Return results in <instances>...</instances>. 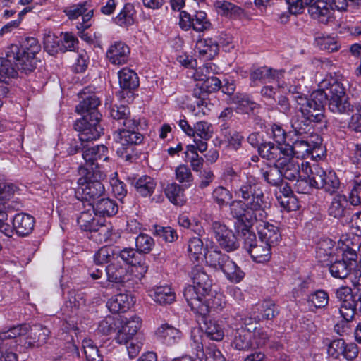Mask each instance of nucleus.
<instances>
[{"label": "nucleus", "mask_w": 361, "mask_h": 361, "mask_svg": "<svg viewBox=\"0 0 361 361\" xmlns=\"http://www.w3.org/2000/svg\"><path fill=\"white\" fill-rule=\"evenodd\" d=\"M241 184L235 189V195L242 200H234L230 204L233 217H240L241 221L250 224L255 219H262L268 216L269 208L268 198L265 197L259 180L252 175H246L240 179Z\"/></svg>", "instance_id": "nucleus-1"}, {"label": "nucleus", "mask_w": 361, "mask_h": 361, "mask_svg": "<svg viewBox=\"0 0 361 361\" xmlns=\"http://www.w3.org/2000/svg\"><path fill=\"white\" fill-rule=\"evenodd\" d=\"M110 115L123 126V128L113 134L114 140L117 145L116 153L123 160L131 162L137 158L135 145L143 141V135L137 131L140 122L130 117V110L126 106L113 107Z\"/></svg>", "instance_id": "nucleus-2"}, {"label": "nucleus", "mask_w": 361, "mask_h": 361, "mask_svg": "<svg viewBox=\"0 0 361 361\" xmlns=\"http://www.w3.org/2000/svg\"><path fill=\"white\" fill-rule=\"evenodd\" d=\"M296 108L301 116L295 115L291 119V126L297 134H302L309 130L312 122L322 123L324 120V102L325 95L322 90L314 91L310 98L305 95L295 96Z\"/></svg>", "instance_id": "nucleus-3"}, {"label": "nucleus", "mask_w": 361, "mask_h": 361, "mask_svg": "<svg viewBox=\"0 0 361 361\" xmlns=\"http://www.w3.org/2000/svg\"><path fill=\"white\" fill-rule=\"evenodd\" d=\"M193 285L188 286L183 290V295L191 310L195 313L204 315L207 312V307L203 305L200 298L209 295L212 283L208 275L196 268L192 272Z\"/></svg>", "instance_id": "nucleus-4"}, {"label": "nucleus", "mask_w": 361, "mask_h": 361, "mask_svg": "<svg viewBox=\"0 0 361 361\" xmlns=\"http://www.w3.org/2000/svg\"><path fill=\"white\" fill-rule=\"evenodd\" d=\"M259 154L264 159L277 162L278 167L281 169L282 177L294 180L300 177V164L294 158L287 157L283 151L275 147L274 143L269 142L261 144L258 147ZM302 164H305L302 162Z\"/></svg>", "instance_id": "nucleus-5"}, {"label": "nucleus", "mask_w": 361, "mask_h": 361, "mask_svg": "<svg viewBox=\"0 0 361 361\" xmlns=\"http://www.w3.org/2000/svg\"><path fill=\"white\" fill-rule=\"evenodd\" d=\"M325 100L329 101V110L336 114H348L351 106L345 94V88L338 79L329 78L324 79L320 85Z\"/></svg>", "instance_id": "nucleus-6"}, {"label": "nucleus", "mask_w": 361, "mask_h": 361, "mask_svg": "<svg viewBox=\"0 0 361 361\" xmlns=\"http://www.w3.org/2000/svg\"><path fill=\"white\" fill-rule=\"evenodd\" d=\"M104 171H98L92 173L87 169V173L80 177L78 180V188L76 194L82 200L90 202L92 205L104 193L105 188L99 179L106 177V169L102 166Z\"/></svg>", "instance_id": "nucleus-7"}, {"label": "nucleus", "mask_w": 361, "mask_h": 361, "mask_svg": "<svg viewBox=\"0 0 361 361\" xmlns=\"http://www.w3.org/2000/svg\"><path fill=\"white\" fill-rule=\"evenodd\" d=\"M204 257L207 264L220 269L230 281L239 283L244 278L245 273L227 255L216 248L207 250Z\"/></svg>", "instance_id": "nucleus-8"}, {"label": "nucleus", "mask_w": 361, "mask_h": 361, "mask_svg": "<svg viewBox=\"0 0 361 361\" xmlns=\"http://www.w3.org/2000/svg\"><path fill=\"white\" fill-rule=\"evenodd\" d=\"M302 172L310 174L313 179L314 188L323 189L329 194L337 191L340 186V181L335 172L326 171L317 164H310L309 162L302 164Z\"/></svg>", "instance_id": "nucleus-9"}, {"label": "nucleus", "mask_w": 361, "mask_h": 361, "mask_svg": "<svg viewBox=\"0 0 361 361\" xmlns=\"http://www.w3.org/2000/svg\"><path fill=\"white\" fill-rule=\"evenodd\" d=\"M30 327L26 324L13 326L0 334V361H16V348L23 343L22 338L27 334Z\"/></svg>", "instance_id": "nucleus-10"}, {"label": "nucleus", "mask_w": 361, "mask_h": 361, "mask_svg": "<svg viewBox=\"0 0 361 361\" xmlns=\"http://www.w3.org/2000/svg\"><path fill=\"white\" fill-rule=\"evenodd\" d=\"M321 138L317 135H311L305 139H297L292 145L275 146L278 149L283 151L287 157L298 159H305L313 156V152L320 147Z\"/></svg>", "instance_id": "nucleus-11"}, {"label": "nucleus", "mask_w": 361, "mask_h": 361, "mask_svg": "<svg viewBox=\"0 0 361 361\" xmlns=\"http://www.w3.org/2000/svg\"><path fill=\"white\" fill-rule=\"evenodd\" d=\"M100 118L99 112H94L93 117L82 116L75 121L74 128L79 133L78 137L81 142L94 140L100 137L102 130L99 124Z\"/></svg>", "instance_id": "nucleus-12"}, {"label": "nucleus", "mask_w": 361, "mask_h": 361, "mask_svg": "<svg viewBox=\"0 0 361 361\" xmlns=\"http://www.w3.org/2000/svg\"><path fill=\"white\" fill-rule=\"evenodd\" d=\"M213 236L220 247L226 252H232L239 247V243L234 233L225 224L215 221L212 224Z\"/></svg>", "instance_id": "nucleus-13"}, {"label": "nucleus", "mask_w": 361, "mask_h": 361, "mask_svg": "<svg viewBox=\"0 0 361 361\" xmlns=\"http://www.w3.org/2000/svg\"><path fill=\"white\" fill-rule=\"evenodd\" d=\"M142 325V320L137 316L131 317L129 319L119 320L117 326L118 331L115 336V341L117 343L123 345L135 338V336Z\"/></svg>", "instance_id": "nucleus-14"}, {"label": "nucleus", "mask_w": 361, "mask_h": 361, "mask_svg": "<svg viewBox=\"0 0 361 361\" xmlns=\"http://www.w3.org/2000/svg\"><path fill=\"white\" fill-rule=\"evenodd\" d=\"M238 315L235 318L237 321H240ZM240 326L238 324L231 323V326L233 329L231 336V345L238 350H248L252 348L254 343H252V334L251 331L243 326V320H240Z\"/></svg>", "instance_id": "nucleus-15"}, {"label": "nucleus", "mask_w": 361, "mask_h": 361, "mask_svg": "<svg viewBox=\"0 0 361 361\" xmlns=\"http://www.w3.org/2000/svg\"><path fill=\"white\" fill-rule=\"evenodd\" d=\"M304 71L300 66L293 68L286 75L287 82L279 79L277 81L279 89L283 92H288L295 96L303 95L301 94L302 82L304 80Z\"/></svg>", "instance_id": "nucleus-16"}, {"label": "nucleus", "mask_w": 361, "mask_h": 361, "mask_svg": "<svg viewBox=\"0 0 361 361\" xmlns=\"http://www.w3.org/2000/svg\"><path fill=\"white\" fill-rule=\"evenodd\" d=\"M82 157L85 161L87 169L92 173L100 171L99 169L101 167L98 161H108V148L104 145H99L92 147L87 148L82 153Z\"/></svg>", "instance_id": "nucleus-17"}, {"label": "nucleus", "mask_w": 361, "mask_h": 361, "mask_svg": "<svg viewBox=\"0 0 361 361\" xmlns=\"http://www.w3.org/2000/svg\"><path fill=\"white\" fill-rule=\"evenodd\" d=\"M278 310L274 302L271 301H264L262 304L255 305L250 312L251 317L248 319L243 318L238 315L240 320H243L245 326L250 325L252 320L259 322L262 320H269L275 317L278 314Z\"/></svg>", "instance_id": "nucleus-18"}, {"label": "nucleus", "mask_w": 361, "mask_h": 361, "mask_svg": "<svg viewBox=\"0 0 361 361\" xmlns=\"http://www.w3.org/2000/svg\"><path fill=\"white\" fill-rule=\"evenodd\" d=\"M327 353L334 359L343 355L345 359L352 360L358 355V348L355 343H345L341 338L332 341L328 345Z\"/></svg>", "instance_id": "nucleus-19"}, {"label": "nucleus", "mask_w": 361, "mask_h": 361, "mask_svg": "<svg viewBox=\"0 0 361 361\" xmlns=\"http://www.w3.org/2000/svg\"><path fill=\"white\" fill-rule=\"evenodd\" d=\"M6 56L12 58L15 61V66L17 69L27 74L36 68L37 59L35 56L21 54L18 51V46L12 45L7 52Z\"/></svg>", "instance_id": "nucleus-20"}, {"label": "nucleus", "mask_w": 361, "mask_h": 361, "mask_svg": "<svg viewBox=\"0 0 361 361\" xmlns=\"http://www.w3.org/2000/svg\"><path fill=\"white\" fill-rule=\"evenodd\" d=\"M250 80L252 86L257 85V82L261 83L271 82L279 79L285 78V73L283 70H276L267 66L254 68L250 72Z\"/></svg>", "instance_id": "nucleus-21"}, {"label": "nucleus", "mask_w": 361, "mask_h": 361, "mask_svg": "<svg viewBox=\"0 0 361 361\" xmlns=\"http://www.w3.org/2000/svg\"><path fill=\"white\" fill-rule=\"evenodd\" d=\"M194 143L197 144L198 151L204 152L207 149V141L212 137L214 130L211 123L207 121H198L193 126Z\"/></svg>", "instance_id": "nucleus-22"}, {"label": "nucleus", "mask_w": 361, "mask_h": 361, "mask_svg": "<svg viewBox=\"0 0 361 361\" xmlns=\"http://www.w3.org/2000/svg\"><path fill=\"white\" fill-rule=\"evenodd\" d=\"M267 218V216L257 220L258 222L257 232L260 240L274 247L279 242L281 234L277 226L265 221Z\"/></svg>", "instance_id": "nucleus-23"}, {"label": "nucleus", "mask_w": 361, "mask_h": 361, "mask_svg": "<svg viewBox=\"0 0 361 361\" xmlns=\"http://www.w3.org/2000/svg\"><path fill=\"white\" fill-rule=\"evenodd\" d=\"M130 52V48L127 44L121 41H116L109 47L106 57L111 63L121 66L127 63Z\"/></svg>", "instance_id": "nucleus-24"}, {"label": "nucleus", "mask_w": 361, "mask_h": 361, "mask_svg": "<svg viewBox=\"0 0 361 361\" xmlns=\"http://www.w3.org/2000/svg\"><path fill=\"white\" fill-rule=\"evenodd\" d=\"M311 18L322 24H327L333 18V8L324 0L317 1L308 8Z\"/></svg>", "instance_id": "nucleus-25"}, {"label": "nucleus", "mask_w": 361, "mask_h": 361, "mask_svg": "<svg viewBox=\"0 0 361 361\" xmlns=\"http://www.w3.org/2000/svg\"><path fill=\"white\" fill-rule=\"evenodd\" d=\"M157 338L166 345H173L180 341L183 333L178 329L169 324H162L156 331Z\"/></svg>", "instance_id": "nucleus-26"}, {"label": "nucleus", "mask_w": 361, "mask_h": 361, "mask_svg": "<svg viewBox=\"0 0 361 361\" xmlns=\"http://www.w3.org/2000/svg\"><path fill=\"white\" fill-rule=\"evenodd\" d=\"M236 219L235 227L238 233H241L244 236V247L249 252L251 247H254L258 243L257 242L255 234L250 231L252 225L257 222V219H255L250 224L246 221H241L240 217H234Z\"/></svg>", "instance_id": "nucleus-27"}, {"label": "nucleus", "mask_w": 361, "mask_h": 361, "mask_svg": "<svg viewBox=\"0 0 361 361\" xmlns=\"http://www.w3.org/2000/svg\"><path fill=\"white\" fill-rule=\"evenodd\" d=\"M135 303L130 294L120 293L112 297L107 302V307L113 313L124 312L129 310Z\"/></svg>", "instance_id": "nucleus-28"}, {"label": "nucleus", "mask_w": 361, "mask_h": 361, "mask_svg": "<svg viewBox=\"0 0 361 361\" xmlns=\"http://www.w3.org/2000/svg\"><path fill=\"white\" fill-rule=\"evenodd\" d=\"M349 204L344 195L337 194L333 197L328 207V213L336 219L344 217L348 212Z\"/></svg>", "instance_id": "nucleus-29"}, {"label": "nucleus", "mask_w": 361, "mask_h": 361, "mask_svg": "<svg viewBox=\"0 0 361 361\" xmlns=\"http://www.w3.org/2000/svg\"><path fill=\"white\" fill-rule=\"evenodd\" d=\"M149 297L160 305L171 304L175 301L174 291L169 286H156L149 290Z\"/></svg>", "instance_id": "nucleus-30"}, {"label": "nucleus", "mask_w": 361, "mask_h": 361, "mask_svg": "<svg viewBox=\"0 0 361 361\" xmlns=\"http://www.w3.org/2000/svg\"><path fill=\"white\" fill-rule=\"evenodd\" d=\"M130 184L135 188L136 192L142 197L151 196L157 187L154 179L148 176L133 178L130 180Z\"/></svg>", "instance_id": "nucleus-31"}, {"label": "nucleus", "mask_w": 361, "mask_h": 361, "mask_svg": "<svg viewBox=\"0 0 361 361\" xmlns=\"http://www.w3.org/2000/svg\"><path fill=\"white\" fill-rule=\"evenodd\" d=\"M34 218L25 213L16 214L13 219V228L20 235L29 234L34 228Z\"/></svg>", "instance_id": "nucleus-32"}, {"label": "nucleus", "mask_w": 361, "mask_h": 361, "mask_svg": "<svg viewBox=\"0 0 361 361\" xmlns=\"http://www.w3.org/2000/svg\"><path fill=\"white\" fill-rule=\"evenodd\" d=\"M98 215L91 206L90 209L80 213L78 218V224L82 230L91 232L95 230V227L102 221V219L97 217Z\"/></svg>", "instance_id": "nucleus-33"}, {"label": "nucleus", "mask_w": 361, "mask_h": 361, "mask_svg": "<svg viewBox=\"0 0 361 361\" xmlns=\"http://www.w3.org/2000/svg\"><path fill=\"white\" fill-rule=\"evenodd\" d=\"M100 216H112L118 210L117 204L111 199L102 198L91 205Z\"/></svg>", "instance_id": "nucleus-34"}, {"label": "nucleus", "mask_w": 361, "mask_h": 361, "mask_svg": "<svg viewBox=\"0 0 361 361\" xmlns=\"http://www.w3.org/2000/svg\"><path fill=\"white\" fill-rule=\"evenodd\" d=\"M120 87L123 90H134L139 85L137 73L133 70L123 68L118 73Z\"/></svg>", "instance_id": "nucleus-35"}, {"label": "nucleus", "mask_w": 361, "mask_h": 361, "mask_svg": "<svg viewBox=\"0 0 361 361\" xmlns=\"http://www.w3.org/2000/svg\"><path fill=\"white\" fill-rule=\"evenodd\" d=\"M50 331L44 326L39 325H35L30 328L29 341H26L24 345L27 344L29 347L34 345H41L45 343L48 339Z\"/></svg>", "instance_id": "nucleus-36"}, {"label": "nucleus", "mask_w": 361, "mask_h": 361, "mask_svg": "<svg viewBox=\"0 0 361 361\" xmlns=\"http://www.w3.org/2000/svg\"><path fill=\"white\" fill-rule=\"evenodd\" d=\"M99 104L100 101L96 95H89L76 106L75 111L79 114L93 117L94 112H99L97 107Z\"/></svg>", "instance_id": "nucleus-37"}, {"label": "nucleus", "mask_w": 361, "mask_h": 361, "mask_svg": "<svg viewBox=\"0 0 361 361\" xmlns=\"http://www.w3.org/2000/svg\"><path fill=\"white\" fill-rule=\"evenodd\" d=\"M108 280L114 283H123L126 281L128 269L119 262H113L106 268Z\"/></svg>", "instance_id": "nucleus-38"}, {"label": "nucleus", "mask_w": 361, "mask_h": 361, "mask_svg": "<svg viewBox=\"0 0 361 361\" xmlns=\"http://www.w3.org/2000/svg\"><path fill=\"white\" fill-rule=\"evenodd\" d=\"M271 247L260 240L254 247L250 248L249 254L256 262L264 263L268 262L271 257Z\"/></svg>", "instance_id": "nucleus-39"}, {"label": "nucleus", "mask_w": 361, "mask_h": 361, "mask_svg": "<svg viewBox=\"0 0 361 361\" xmlns=\"http://www.w3.org/2000/svg\"><path fill=\"white\" fill-rule=\"evenodd\" d=\"M260 173L264 180L271 185L279 186L283 183L282 174L277 166V162H275L273 166L262 169Z\"/></svg>", "instance_id": "nucleus-40"}, {"label": "nucleus", "mask_w": 361, "mask_h": 361, "mask_svg": "<svg viewBox=\"0 0 361 361\" xmlns=\"http://www.w3.org/2000/svg\"><path fill=\"white\" fill-rule=\"evenodd\" d=\"M104 220L101 221L95 230L90 232V238L94 241L102 243L104 242L112 241V228L110 224H104Z\"/></svg>", "instance_id": "nucleus-41"}, {"label": "nucleus", "mask_w": 361, "mask_h": 361, "mask_svg": "<svg viewBox=\"0 0 361 361\" xmlns=\"http://www.w3.org/2000/svg\"><path fill=\"white\" fill-rule=\"evenodd\" d=\"M135 15L133 6L130 4H126L114 20L119 26L128 27L134 24Z\"/></svg>", "instance_id": "nucleus-42"}, {"label": "nucleus", "mask_w": 361, "mask_h": 361, "mask_svg": "<svg viewBox=\"0 0 361 361\" xmlns=\"http://www.w3.org/2000/svg\"><path fill=\"white\" fill-rule=\"evenodd\" d=\"M196 47L200 54L207 59H212L219 51V44L212 38L200 39L197 42Z\"/></svg>", "instance_id": "nucleus-43"}, {"label": "nucleus", "mask_w": 361, "mask_h": 361, "mask_svg": "<svg viewBox=\"0 0 361 361\" xmlns=\"http://www.w3.org/2000/svg\"><path fill=\"white\" fill-rule=\"evenodd\" d=\"M200 299L201 303L203 305H206L207 307V312L203 315L204 317L209 314L212 310H221L225 305L224 297L220 293H216L215 295L213 296L210 295L209 293L208 296Z\"/></svg>", "instance_id": "nucleus-44"}, {"label": "nucleus", "mask_w": 361, "mask_h": 361, "mask_svg": "<svg viewBox=\"0 0 361 361\" xmlns=\"http://www.w3.org/2000/svg\"><path fill=\"white\" fill-rule=\"evenodd\" d=\"M233 102L235 105L236 111L240 114H249L257 106L247 96L243 94L235 95L233 98Z\"/></svg>", "instance_id": "nucleus-45"}, {"label": "nucleus", "mask_w": 361, "mask_h": 361, "mask_svg": "<svg viewBox=\"0 0 361 361\" xmlns=\"http://www.w3.org/2000/svg\"><path fill=\"white\" fill-rule=\"evenodd\" d=\"M329 271L331 276L337 279H345L350 272V264H348L345 260H336L330 262Z\"/></svg>", "instance_id": "nucleus-46"}, {"label": "nucleus", "mask_w": 361, "mask_h": 361, "mask_svg": "<svg viewBox=\"0 0 361 361\" xmlns=\"http://www.w3.org/2000/svg\"><path fill=\"white\" fill-rule=\"evenodd\" d=\"M43 44L44 50L49 55L54 56L61 50L58 37L49 30H46L44 33Z\"/></svg>", "instance_id": "nucleus-47"}, {"label": "nucleus", "mask_w": 361, "mask_h": 361, "mask_svg": "<svg viewBox=\"0 0 361 361\" xmlns=\"http://www.w3.org/2000/svg\"><path fill=\"white\" fill-rule=\"evenodd\" d=\"M329 302V295L323 290H318L312 293L307 298L309 307L315 309L325 307Z\"/></svg>", "instance_id": "nucleus-48"}, {"label": "nucleus", "mask_w": 361, "mask_h": 361, "mask_svg": "<svg viewBox=\"0 0 361 361\" xmlns=\"http://www.w3.org/2000/svg\"><path fill=\"white\" fill-rule=\"evenodd\" d=\"M345 247L343 248V258L342 260L347 262L348 264H350V269L357 264V254L358 251V243L354 244L351 240H347L345 243Z\"/></svg>", "instance_id": "nucleus-49"}, {"label": "nucleus", "mask_w": 361, "mask_h": 361, "mask_svg": "<svg viewBox=\"0 0 361 361\" xmlns=\"http://www.w3.org/2000/svg\"><path fill=\"white\" fill-rule=\"evenodd\" d=\"M317 46L322 50L329 52L336 51L339 49V45L335 37L330 35H322L315 38Z\"/></svg>", "instance_id": "nucleus-50"}, {"label": "nucleus", "mask_w": 361, "mask_h": 361, "mask_svg": "<svg viewBox=\"0 0 361 361\" xmlns=\"http://www.w3.org/2000/svg\"><path fill=\"white\" fill-rule=\"evenodd\" d=\"M205 333L207 336L214 341H221L224 336L223 328L214 320L205 321Z\"/></svg>", "instance_id": "nucleus-51"}, {"label": "nucleus", "mask_w": 361, "mask_h": 361, "mask_svg": "<svg viewBox=\"0 0 361 361\" xmlns=\"http://www.w3.org/2000/svg\"><path fill=\"white\" fill-rule=\"evenodd\" d=\"M41 50V46L38 40L34 37H27L18 47V51L21 54H27L35 56Z\"/></svg>", "instance_id": "nucleus-52"}, {"label": "nucleus", "mask_w": 361, "mask_h": 361, "mask_svg": "<svg viewBox=\"0 0 361 361\" xmlns=\"http://www.w3.org/2000/svg\"><path fill=\"white\" fill-rule=\"evenodd\" d=\"M12 58H0V81L17 75L16 68L13 66Z\"/></svg>", "instance_id": "nucleus-53"}, {"label": "nucleus", "mask_w": 361, "mask_h": 361, "mask_svg": "<svg viewBox=\"0 0 361 361\" xmlns=\"http://www.w3.org/2000/svg\"><path fill=\"white\" fill-rule=\"evenodd\" d=\"M203 250V243L200 238L195 237L190 239L188 252L190 259L197 261L202 256Z\"/></svg>", "instance_id": "nucleus-54"}, {"label": "nucleus", "mask_w": 361, "mask_h": 361, "mask_svg": "<svg viewBox=\"0 0 361 361\" xmlns=\"http://www.w3.org/2000/svg\"><path fill=\"white\" fill-rule=\"evenodd\" d=\"M135 245L137 252L149 253L154 246V239L147 234L140 233L135 238Z\"/></svg>", "instance_id": "nucleus-55"}, {"label": "nucleus", "mask_w": 361, "mask_h": 361, "mask_svg": "<svg viewBox=\"0 0 361 361\" xmlns=\"http://www.w3.org/2000/svg\"><path fill=\"white\" fill-rule=\"evenodd\" d=\"M176 179L180 183L189 187L193 181V176L190 168L185 165L180 164L176 167L175 170Z\"/></svg>", "instance_id": "nucleus-56"}, {"label": "nucleus", "mask_w": 361, "mask_h": 361, "mask_svg": "<svg viewBox=\"0 0 361 361\" xmlns=\"http://www.w3.org/2000/svg\"><path fill=\"white\" fill-rule=\"evenodd\" d=\"M216 66L211 63H206L196 68L193 73L195 80L200 83L204 82L211 75L214 74Z\"/></svg>", "instance_id": "nucleus-57"}, {"label": "nucleus", "mask_w": 361, "mask_h": 361, "mask_svg": "<svg viewBox=\"0 0 361 361\" xmlns=\"http://www.w3.org/2000/svg\"><path fill=\"white\" fill-rule=\"evenodd\" d=\"M351 185L350 202L353 205H357L361 203V175L355 176Z\"/></svg>", "instance_id": "nucleus-58"}, {"label": "nucleus", "mask_w": 361, "mask_h": 361, "mask_svg": "<svg viewBox=\"0 0 361 361\" xmlns=\"http://www.w3.org/2000/svg\"><path fill=\"white\" fill-rule=\"evenodd\" d=\"M212 198L219 206L226 205L232 198L231 192L223 186L216 187L212 192Z\"/></svg>", "instance_id": "nucleus-59"}, {"label": "nucleus", "mask_w": 361, "mask_h": 361, "mask_svg": "<svg viewBox=\"0 0 361 361\" xmlns=\"http://www.w3.org/2000/svg\"><path fill=\"white\" fill-rule=\"evenodd\" d=\"M220 86V80L213 75H211L204 82L197 83L195 88L207 94L219 90Z\"/></svg>", "instance_id": "nucleus-60"}, {"label": "nucleus", "mask_w": 361, "mask_h": 361, "mask_svg": "<svg viewBox=\"0 0 361 361\" xmlns=\"http://www.w3.org/2000/svg\"><path fill=\"white\" fill-rule=\"evenodd\" d=\"M303 174V178L302 176L296 179V183L295 184V188L299 193L307 194L310 192V190L313 186V179L311 178L310 174Z\"/></svg>", "instance_id": "nucleus-61"}, {"label": "nucleus", "mask_w": 361, "mask_h": 361, "mask_svg": "<svg viewBox=\"0 0 361 361\" xmlns=\"http://www.w3.org/2000/svg\"><path fill=\"white\" fill-rule=\"evenodd\" d=\"M114 250L111 247L104 246L101 247L94 255V259L96 264H103L114 257Z\"/></svg>", "instance_id": "nucleus-62"}, {"label": "nucleus", "mask_w": 361, "mask_h": 361, "mask_svg": "<svg viewBox=\"0 0 361 361\" xmlns=\"http://www.w3.org/2000/svg\"><path fill=\"white\" fill-rule=\"evenodd\" d=\"M210 23L207 18V14L202 11H197L192 18V28L197 32H202L208 29Z\"/></svg>", "instance_id": "nucleus-63"}, {"label": "nucleus", "mask_w": 361, "mask_h": 361, "mask_svg": "<svg viewBox=\"0 0 361 361\" xmlns=\"http://www.w3.org/2000/svg\"><path fill=\"white\" fill-rule=\"evenodd\" d=\"M119 320L114 317H107L99 322L97 330L104 335H109L117 328Z\"/></svg>", "instance_id": "nucleus-64"}]
</instances>
